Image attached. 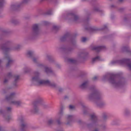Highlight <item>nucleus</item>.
I'll return each mask as SVG.
<instances>
[{
  "instance_id": "obj_1",
  "label": "nucleus",
  "mask_w": 131,
  "mask_h": 131,
  "mask_svg": "<svg viewBox=\"0 0 131 131\" xmlns=\"http://www.w3.org/2000/svg\"><path fill=\"white\" fill-rule=\"evenodd\" d=\"M12 42L11 41L8 40L5 43L0 44V50H1L5 54V57L8 60V62L6 65V67L8 68L10 65L14 62V60L12 59L7 54L9 51L12 50L18 51L20 49V46L17 45L14 47H12Z\"/></svg>"
},
{
  "instance_id": "obj_2",
  "label": "nucleus",
  "mask_w": 131,
  "mask_h": 131,
  "mask_svg": "<svg viewBox=\"0 0 131 131\" xmlns=\"http://www.w3.org/2000/svg\"><path fill=\"white\" fill-rule=\"evenodd\" d=\"M90 89L92 92L89 94L88 99L90 101H94L97 105L100 107L104 106L105 103L102 101V95L100 91L94 86H91Z\"/></svg>"
},
{
  "instance_id": "obj_3",
  "label": "nucleus",
  "mask_w": 131,
  "mask_h": 131,
  "mask_svg": "<svg viewBox=\"0 0 131 131\" xmlns=\"http://www.w3.org/2000/svg\"><path fill=\"white\" fill-rule=\"evenodd\" d=\"M116 77L115 75L108 73L103 76L102 80L105 81L107 80L110 83L112 84L115 88L122 86L126 83V81L124 78L121 77L117 81Z\"/></svg>"
},
{
  "instance_id": "obj_4",
  "label": "nucleus",
  "mask_w": 131,
  "mask_h": 131,
  "mask_svg": "<svg viewBox=\"0 0 131 131\" xmlns=\"http://www.w3.org/2000/svg\"><path fill=\"white\" fill-rule=\"evenodd\" d=\"M90 116L91 123L86 124L87 127L89 128L93 127L92 131H100V126L98 124L99 120L97 116L94 113L90 114Z\"/></svg>"
},
{
  "instance_id": "obj_5",
  "label": "nucleus",
  "mask_w": 131,
  "mask_h": 131,
  "mask_svg": "<svg viewBox=\"0 0 131 131\" xmlns=\"http://www.w3.org/2000/svg\"><path fill=\"white\" fill-rule=\"evenodd\" d=\"M77 35L76 34H71L67 32L60 38V40L61 42L67 41L69 43L71 44L73 46L77 47V44L75 39Z\"/></svg>"
},
{
  "instance_id": "obj_6",
  "label": "nucleus",
  "mask_w": 131,
  "mask_h": 131,
  "mask_svg": "<svg viewBox=\"0 0 131 131\" xmlns=\"http://www.w3.org/2000/svg\"><path fill=\"white\" fill-rule=\"evenodd\" d=\"M40 34V29L38 24H35L32 26L31 30L28 36L29 39H34L38 37Z\"/></svg>"
},
{
  "instance_id": "obj_7",
  "label": "nucleus",
  "mask_w": 131,
  "mask_h": 131,
  "mask_svg": "<svg viewBox=\"0 0 131 131\" xmlns=\"http://www.w3.org/2000/svg\"><path fill=\"white\" fill-rule=\"evenodd\" d=\"M39 73L38 72H35L34 76L32 78V83L36 85L40 86L44 85L46 80H41L39 76Z\"/></svg>"
},
{
  "instance_id": "obj_8",
  "label": "nucleus",
  "mask_w": 131,
  "mask_h": 131,
  "mask_svg": "<svg viewBox=\"0 0 131 131\" xmlns=\"http://www.w3.org/2000/svg\"><path fill=\"white\" fill-rule=\"evenodd\" d=\"M111 64L112 65L119 64L123 65L126 64L131 70V59H123L120 60L113 61L111 62Z\"/></svg>"
},
{
  "instance_id": "obj_9",
  "label": "nucleus",
  "mask_w": 131,
  "mask_h": 131,
  "mask_svg": "<svg viewBox=\"0 0 131 131\" xmlns=\"http://www.w3.org/2000/svg\"><path fill=\"white\" fill-rule=\"evenodd\" d=\"M67 45L65 46L64 47H61L59 48L60 50H61L63 51L65 54H70L72 53L73 52L74 48L77 47H77L73 46L72 45Z\"/></svg>"
},
{
  "instance_id": "obj_10",
  "label": "nucleus",
  "mask_w": 131,
  "mask_h": 131,
  "mask_svg": "<svg viewBox=\"0 0 131 131\" xmlns=\"http://www.w3.org/2000/svg\"><path fill=\"white\" fill-rule=\"evenodd\" d=\"M6 110H4L2 108H0V114H2L4 118L8 121L10 119V116L9 115V113L11 112L12 108L10 107L6 108Z\"/></svg>"
},
{
  "instance_id": "obj_11",
  "label": "nucleus",
  "mask_w": 131,
  "mask_h": 131,
  "mask_svg": "<svg viewBox=\"0 0 131 131\" xmlns=\"http://www.w3.org/2000/svg\"><path fill=\"white\" fill-rule=\"evenodd\" d=\"M22 0V2L20 3H16L12 5L10 7L11 9L12 10H19L22 4L24 3H27L30 0Z\"/></svg>"
},
{
  "instance_id": "obj_12",
  "label": "nucleus",
  "mask_w": 131,
  "mask_h": 131,
  "mask_svg": "<svg viewBox=\"0 0 131 131\" xmlns=\"http://www.w3.org/2000/svg\"><path fill=\"white\" fill-rule=\"evenodd\" d=\"M65 18L70 21L76 22L78 20L79 18L77 15L73 13L70 12L67 14Z\"/></svg>"
},
{
  "instance_id": "obj_13",
  "label": "nucleus",
  "mask_w": 131,
  "mask_h": 131,
  "mask_svg": "<svg viewBox=\"0 0 131 131\" xmlns=\"http://www.w3.org/2000/svg\"><path fill=\"white\" fill-rule=\"evenodd\" d=\"M107 29V27L106 25H104L103 27L100 28H98L95 27H91L89 26H86L85 28L86 30L90 32H95L97 31L103 30Z\"/></svg>"
},
{
  "instance_id": "obj_14",
  "label": "nucleus",
  "mask_w": 131,
  "mask_h": 131,
  "mask_svg": "<svg viewBox=\"0 0 131 131\" xmlns=\"http://www.w3.org/2000/svg\"><path fill=\"white\" fill-rule=\"evenodd\" d=\"M21 123L20 125V131H26V129L27 127V124L25 121L24 119L22 116H20L19 118Z\"/></svg>"
},
{
  "instance_id": "obj_15",
  "label": "nucleus",
  "mask_w": 131,
  "mask_h": 131,
  "mask_svg": "<svg viewBox=\"0 0 131 131\" xmlns=\"http://www.w3.org/2000/svg\"><path fill=\"white\" fill-rule=\"evenodd\" d=\"M37 66L39 67H43L44 68V71L46 74L48 75L49 74L53 73V71L51 68L50 67H48L47 66H45L42 64H37Z\"/></svg>"
},
{
  "instance_id": "obj_16",
  "label": "nucleus",
  "mask_w": 131,
  "mask_h": 131,
  "mask_svg": "<svg viewBox=\"0 0 131 131\" xmlns=\"http://www.w3.org/2000/svg\"><path fill=\"white\" fill-rule=\"evenodd\" d=\"M79 58L81 59L85 60L89 57L88 52L85 51L80 52L78 54Z\"/></svg>"
},
{
  "instance_id": "obj_17",
  "label": "nucleus",
  "mask_w": 131,
  "mask_h": 131,
  "mask_svg": "<svg viewBox=\"0 0 131 131\" xmlns=\"http://www.w3.org/2000/svg\"><path fill=\"white\" fill-rule=\"evenodd\" d=\"M11 34V32L10 31L2 29L0 32V42H2L3 40V36L9 35Z\"/></svg>"
},
{
  "instance_id": "obj_18",
  "label": "nucleus",
  "mask_w": 131,
  "mask_h": 131,
  "mask_svg": "<svg viewBox=\"0 0 131 131\" xmlns=\"http://www.w3.org/2000/svg\"><path fill=\"white\" fill-rule=\"evenodd\" d=\"M90 81L88 80L84 81L80 85V88L82 90H85L87 89L89 86Z\"/></svg>"
},
{
  "instance_id": "obj_19",
  "label": "nucleus",
  "mask_w": 131,
  "mask_h": 131,
  "mask_svg": "<svg viewBox=\"0 0 131 131\" xmlns=\"http://www.w3.org/2000/svg\"><path fill=\"white\" fill-rule=\"evenodd\" d=\"M65 118L66 119V122L65 124L67 125H70L73 121V116L68 115L66 116Z\"/></svg>"
},
{
  "instance_id": "obj_20",
  "label": "nucleus",
  "mask_w": 131,
  "mask_h": 131,
  "mask_svg": "<svg viewBox=\"0 0 131 131\" xmlns=\"http://www.w3.org/2000/svg\"><path fill=\"white\" fill-rule=\"evenodd\" d=\"M63 106H62L61 107V109L59 114V118L56 121L57 124L59 125H61L62 123L60 121V119L63 115Z\"/></svg>"
},
{
  "instance_id": "obj_21",
  "label": "nucleus",
  "mask_w": 131,
  "mask_h": 131,
  "mask_svg": "<svg viewBox=\"0 0 131 131\" xmlns=\"http://www.w3.org/2000/svg\"><path fill=\"white\" fill-rule=\"evenodd\" d=\"M43 102L42 98L40 96H38L36 97L34 101L33 102L32 104H34L37 105L39 104L41 105V103Z\"/></svg>"
},
{
  "instance_id": "obj_22",
  "label": "nucleus",
  "mask_w": 131,
  "mask_h": 131,
  "mask_svg": "<svg viewBox=\"0 0 131 131\" xmlns=\"http://www.w3.org/2000/svg\"><path fill=\"white\" fill-rule=\"evenodd\" d=\"M14 79L13 82V85L14 88L16 87L17 86V83L18 82L20 76L19 75H14L13 76Z\"/></svg>"
},
{
  "instance_id": "obj_23",
  "label": "nucleus",
  "mask_w": 131,
  "mask_h": 131,
  "mask_svg": "<svg viewBox=\"0 0 131 131\" xmlns=\"http://www.w3.org/2000/svg\"><path fill=\"white\" fill-rule=\"evenodd\" d=\"M33 108L30 110V112L32 113L36 114L38 113L39 111V109L38 107V105L34 104H32Z\"/></svg>"
},
{
  "instance_id": "obj_24",
  "label": "nucleus",
  "mask_w": 131,
  "mask_h": 131,
  "mask_svg": "<svg viewBox=\"0 0 131 131\" xmlns=\"http://www.w3.org/2000/svg\"><path fill=\"white\" fill-rule=\"evenodd\" d=\"M47 85L52 87L56 88L57 87V85L54 82H51L49 80H46L44 85Z\"/></svg>"
},
{
  "instance_id": "obj_25",
  "label": "nucleus",
  "mask_w": 131,
  "mask_h": 131,
  "mask_svg": "<svg viewBox=\"0 0 131 131\" xmlns=\"http://www.w3.org/2000/svg\"><path fill=\"white\" fill-rule=\"evenodd\" d=\"M105 47L104 46H94L92 48V49L95 50L97 52H99L101 50L104 49Z\"/></svg>"
},
{
  "instance_id": "obj_26",
  "label": "nucleus",
  "mask_w": 131,
  "mask_h": 131,
  "mask_svg": "<svg viewBox=\"0 0 131 131\" xmlns=\"http://www.w3.org/2000/svg\"><path fill=\"white\" fill-rule=\"evenodd\" d=\"M122 51L123 52H126L130 53L131 54V50L128 46H124L121 48Z\"/></svg>"
},
{
  "instance_id": "obj_27",
  "label": "nucleus",
  "mask_w": 131,
  "mask_h": 131,
  "mask_svg": "<svg viewBox=\"0 0 131 131\" xmlns=\"http://www.w3.org/2000/svg\"><path fill=\"white\" fill-rule=\"evenodd\" d=\"M27 56L31 59L34 58L35 55L34 52L32 51H29L27 52L26 54Z\"/></svg>"
},
{
  "instance_id": "obj_28",
  "label": "nucleus",
  "mask_w": 131,
  "mask_h": 131,
  "mask_svg": "<svg viewBox=\"0 0 131 131\" xmlns=\"http://www.w3.org/2000/svg\"><path fill=\"white\" fill-rule=\"evenodd\" d=\"M16 94V93L15 92H13L12 93L10 94L9 95L6 96L5 99L6 100L8 101L12 100L14 98Z\"/></svg>"
},
{
  "instance_id": "obj_29",
  "label": "nucleus",
  "mask_w": 131,
  "mask_h": 131,
  "mask_svg": "<svg viewBox=\"0 0 131 131\" xmlns=\"http://www.w3.org/2000/svg\"><path fill=\"white\" fill-rule=\"evenodd\" d=\"M93 6V11L99 12L101 15L103 13V10L100 9L98 7H97L96 5Z\"/></svg>"
},
{
  "instance_id": "obj_30",
  "label": "nucleus",
  "mask_w": 131,
  "mask_h": 131,
  "mask_svg": "<svg viewBox=\"0 0 131 131\" xmlns=\"http://www.w3.org/2000/svg\"><path fill=\"white\" fill-rule=\"evenodd\" d=\"M21 103V102L20 101H11L10 102L11 104H13L17 107L20 106Z\"/></svg>"
},
{
  "instance_id": "obj_31",
  "label": "nucleus",
  "mask_w": 131,
  "mask_h": 131,
  "mask_svg": "<svg viewBox=\"0 0 131 131\" xmlns=\"http://www.w3.org/2000/svg\"><path fill=\"white\" fill-rule=\"evenodd\" d=\"M90 15V13H88V15H87L86 18L85 19L83 20V22L85 25H88L89 24V21L90 20L89 16Z\"/></svg>"
},
{
  "instance_id": "obj_32",
  "label": "nucleus",
  "mask_w": 131,
  "mask_h": 131,
  "mask_svg": "<svg viewBox=\"0 0 131 131\" xmlns=\"http://www.w3.org/2000/svg\"><path fill=\"white\" fill-rule=\"evenodd\" d=\"M46 57L50 62L52 63L54 62V60L52 56L47 54V55Z\"/></svg>"
},
{
  "instance_id": "obj_33",
  "label": "nucleus",
  "mask_w": 131,
  "mask_h": 131,
  "mask_svg": "<svg viewBox=\"0 0 131 131\" xmlns=\"http://www.w3.org/2000/svg\"><path fill=\"white\" fill-rule=\"evenodd\" d=\"M97 2V0H91L89 1V3L93 6L98 5Z\"/></svg>"
},
{
  "instance_id": "obj_34",
  "label": "nucleus",
  "mask_w": 131,
  "mask_h": 131,
  "mask_svg": "<svg viewBox=\"0 0 131 131\" xmlns=\"http://www.w3.org/2000/svg\"><path fill=\"white\" fill-rule=\"evenodd\" d=\"M41 105L42 107L45 109H47L50 107L49 105L46 104L44 102L41 103Z\"/></svg>"
},
{
  "instance_id": "obj_35",
  "label": "nucleus",
  "mask_w": 131,
  "mask_h": 131,
  "mask_svg": "<svg viewBox=\"0 0 131 131\" xmlns=\"http://www.w3.org/2000/svg\"><path fill=\"white\" fill-rule=\"evenodd\" d=\"M11 22L12 23L15 25L18 24L20 23V22L19 21L16 19H12Z\"/></svg>"
},
{
  "instance_id": "obj_36",
  "label": "nucleus",
  "mask_w": 131,
  "mask_h": 131,
  "mask_svg": "<svg viewBox=\"0 0 131 131\" xmlns=\"http://www.w3.org/2000/svg\"><path fill=\"white\" fill-rule=\"evenodd\" d=\"M67 61L69 63L71 64H75L76 62L75 60L71 59H68Z\"/></svg>"
},
{
  "instance_id": "obj_37",
  "label": "nucleus",
  "mask_w": 131,
  "mask_h": 131,
  "mask_svg": "<svg viewBox=\"0 0 131 131\" xmlns=\"http://www.w3.org/2000/svg\"><path fill=\"white\" fill-rule=\"evenodd\" d=\"M100 60V57L99 56H97L95 58L92 59V62L93 63L95 61Z\"/></svg>"
},
{
  "instance_id": "obj_38",
  "label": "nucleus",
  "mask_w": 131,
  "mask_h": 131,
  "mask_svg": "<svg viewBox=\"0 0 131 131\" xmlns=\"http://www.w3.org/2000/svg\"><path fill=\"white\" fill-rule=\"evenodd\" d=\"M54 120L51 118L49 119L47 121V124L48 125H50L54 123Z\"/></svg>"
},
{
  "instance_id": "obj_39",
  "label": "nucleus",
  "mask_w": 131,
  "mask_h": 131,
  "mask_svg": "<svg viewBox=\"0 0 131 131\" xmlns=\"http://www.w3.org/2000/svg\"><path fill=\"white\" fill-rule=\"evenodd\" d=\"M69 108L70 110H75V106L72 105H70L69 106Z\"/></svg>"
},
{
  "instance_id": "obj_40",
  "label": "nucleus",
  "mask_w": 131,
  "mask_h": 131,
  "mask_svg": "<svg viewBox=\"0 0 131 131\" xmlns=\"http://www.w3.org/2000/svg\"><path fill=\"white\" fill-rule=\"evenodd\" d=\"M82 106L84 108V110H83V114L84 115H86L88 114L87 108H86L85 106L84 105H83Z\"/></svg>"
},
{
  "instance_id": "obj_41",
  "label": "nucleus",
  "mask_w": 131,
  "mask_h": 131,
  "mask_svg": "<svg viewBox=\"0 0 131 131\" xmlns=\"http://www.w3.org/2000/svg\"><path fill=\"white\" fill-rule=\"evenodd\" d=\"M130 114L129 111L128 109H126L125 111V114L126 116H129Z\"/></svg>"
},
{
  "instance_id": "obj_42",
  "label": "nucleus",
  "mask_w": 131,
  "mask_h": 131,
  "mask_svg": "<svg viewBox=\"0 0 131 131\" xmlns=\"http://www.w3.org/2000/svg\"><path fill=\"white\" fill-rule=\"evenodd\" d=\"M30 69L28 67H26L24 68V71L25 73L29 72L30 71Z\"/></svg>"
},
{
  "instance_id": "obj_43",
  "label": "nucleus",
  "mask_w": 131,
  "mask_h": 131,
  "mask_svg": "<svg viewBox=\"0 0 131 131\" xmlns=\"http://www.w3.org/2000/svg\"><path fill=\"white\" fill-rule=\"evenodd\" d=\"M38 59V57H36L35 55V56L34 57V58H31V59H32L33 61L35 63H37V60Z\"/></svg>"
},
{
  "instance_id": "obj_44",
  "label": "nucleus",
  "mask_w": 131,
  "mask_h": 131,
  "mask_svg": "<svg viewBox=\"0 0 131 131\" xmlns=\"http://www.w3.org/2000/svg\"><path fill=\"white\" fill-rule=\"evenodd\" d=\"M47 15H50L52 14V12L51 9H49L48 10L46 13Z\"/></svg>"
},
{
  "instance_id": "obj_45",
  "label": "nucleus",
  "mask_w": 131,
  "mask_h": 131,
  "mask_svg": "<svg viewBox=\"0 0 131 131\" xmlns=\"http://www.w3.org/2000/svg\"><path fill=\"white\" fill-rule=\"evenodd\" d=\"M4 2V0H0V8L3 7V6Z\"/></svg>"
},
{
  "instance_id": "obj_46",
  "label": "nucleus",
  "mask_w": 131,
  "mask_h": 131,
  "mask_svg": "<svg viewBox=\"0 0 131 131\" xmlns=\"http://www.w3.org/2000/svg\"><path fill=\"white\" fill-rule=\"evenodd\" d=\"M12 77V73L9 72L8 73L6 77L9 79L10 78H11Z\"/></svg>"
},
{
  "instance_id": "obj_47",
  "label": "nucleus",
  "mask_w": 131,
  "mask_h": 131,
  "mask_svg": "<svg viewBox=\"0 0 131 131\" xmlns=\"http://www.w3.org/2000/svg\"><path fill=\"white\" fill-rule=\"evenodd\" d=\"M128 17L127 16H125L124 17V21L126 22L128 20Z\"/></svg>"
},
{
  "instance_id": "obj_48",
  "label": "nucleus",
  "mask_w": 131,
  "mask_h": 131,
  "mask_svg": "<svg viewBox=\"0 0 131 131\" xmlns=\"http://www.w3.org/2000/svg\"><path fill=\"white\" fill-rule=\"evenodd\" d=\"M59 27L57 26L54 25L52 27V29L53 30L57 31L59 29Z\"/></svg>"
},
{
  "instance_id": "obj_49",
  "label": "nucleus",
  "mask_w": 131,
  "mask_h": 131,
  "mask_svg": "<svg viewBox=\"0 0 131 131\" xmlns=\"http://www.w3.org/2000/svg\"><path fill=\"white\" fill-rule=\"evenodd\" d=\"M125 9L123 8H120L118 9V11L120 12H122L125 10Z\"/></svg>"
},
{
  "instance_id": "obj_50",
  "label": "nucleus",
  "mask_w": 131,
  "mask_h": 131,
  "mask_svg": "<svg viewBox=\"0 0 131 131\" xmlns=\"http://www.w3.org/2000/svg\"><path fill=\"white\" fill-rule=\"evenodd\" d=\"M103 117L104 120H105L107 118V116L105 113H104L103 114Z\"/></svg>"
},
{
  "instance_id": "obj_51",
  "label": "nucleus",
  "mask_w": 131,
  "mask_h": 131,
  "mask_svg": "<svg viewBox=\"0 0 131 131\" xmlns=\"http://www.w3.org/2000/svg\"><path fill=\"white\" fill-rule=\"evenodd\" d=\"M9 80L6 78H5L3 82L4 84H5L7 83L8 81Z\"/></svg>"
},
{
  "instance_id": "obj_52",
  "label": "nucleus",
  "mask_w": 131,
  "mask_h": 131,
  "mask_svg": "<svg viewBox=\"0 0 131 131\" xmlns=\"http://www.w3.org/2000/svg\"><path fill=\"white\" fill-rule=\"evenodd\" d=\"M87 39L85 37H83L81 39V41L82 42H85L86 40Z\"/></svg>"
},
{
  "instance_id": "obj_53",
  "label": "nucleus",
  "mask_w": 131,
  "mask_h": 131,
  "mask_svg": "<svg viewBox=\"0 0 131 131\" xmlns=\"http://www.w3.org/2000/svg\"><path fill=\"white\" fill-rule=\"evenodd\" d=\"M43 24L45 25H48L49 24V23L47 22L46 21H44L43 22Z\"/></svg>"
},
{
  "instance_id": "obj_54",
  "label": "nucleus",
  "mask_w": 131,
  "mask_h": 131,
  "mask_svg": "<svg viewBox=\"0 0 131 131\" xmlns=\"http://www.w3.org/2000/svg\"><path fill=\"white\" fill-rule=\"evenodd\" d=\"M97 78L96 76H95L92 79V80L94 81H96L97 80Z\"/></svg>"
},
{
  "instance_id": "obj_55",
  "label": "nucleus",
  "mask_w": 131,
  "mask_h": 131,
  "mask_svg": "<svg viewBox=\"0 0 131 131\" xmlns=\"http://www.w3.org/2000/svg\"><path fill=\"white\" fill-rule=\"evenodd\" d=\"M63 90V89L61 88H59L58 90L59 92L61 93L62 92Z\"/></svg>"
},
{
  "instance_id": "obj_56",
  "label": "nucleus",
  "mask_w": 131,
  "mask_h": 131,
  "mask_svg": "<svg viewBox=\"0 0 131 131\" xmlns=\"http://www.w3.org/2000/svg\"><path fill=\"white\" fill-rule=\"evenodd\" d=\"M2 92L4 94H5L6 93V91L5 89H3L2 90Z\"/></svg>"
},
{
  "instance_id": "obj_57",
  "label": "nucleus",
  "mask_w": 131,
  "mask_h": 131,
  "mask_svg": "<svg viewBox=\"0 0 131 131\" xmlns=\"http://www.w3.org/2000/svg\"><path fill=\"white\" fill-rule=\"evenodd\" d=\"M57 131H64L63 129L62 128H61L60 129H58Z\"/></svg>"
},
{
  "instance_id": "obj_58",
  "label": "nucleus",
  "mask_w": 131,
  "mask_h": 131,
  "mask_svg": "<svg viewBox=\"0 0 131 131\" xmlns=\"http://www.w3.org/2000/svg\"><path fill=\"white\" fill-rule=\"evenodd\" d=\"M115 16L114 15H111V19H114V18H115Z\"/></svg>"
},
{
  "instance_id": "obj_59",
  "label": "nucleus",
  "mask_w": 131,
  "mask_h": 131,
  "mask_svg": "<svg viewBox=\"0 0 131 131\" xmlns=\"http://www.w3.org/2000/svg\"><path fill=\"white\" fill-rule=\"evenodd\" d=\"M69 97L67 96L66 95L64 96V99L66 100L67 99H68Z\"/></svg>"
},
{
  "instance_id": "obj_60",
  "label": "nucleus",
  "mask_w": 131,
  "mask_h": 131,
  "mask_svg": "<svg viewBox=\"0 0 131 131\" xmlns=\"http://www.w3.org/2000/svg\"><path fill=\"white\" fill-rule=\"evenodd\" d=\"M77 122L79 124H81L82 123V122L81 120L79 119L77 121Z\"/></svg>"
},
{
  "instance_id": "obj_61",
  "label": "nucleus",
  "mask_w": 131,
  "mask_h": 131,
  "mask_svg": "<svg viewBox=\"0 0 131 131\" xmlns=\"http://www.w3.org/2000/svg\"><path fill=\"white\" fill-rule=\"evenodd\" d=\"M82 2H89V0H82Z\"/></svg>"
},
{
  "instance_id": "obj_62",
  "label": "nucleus",
  "mask_w": 131,
  "mask_h": 131,
  "mask_svg": "<svg viewBox=\"0 0 131 131\" xmlns=\"http://www.w3.org/2000/svg\"><path fill=\"white\" fill-rule=\"evenodd\" d=\"M3 130V129L2 127L0 126V131H2Z\"/></svg>"
},
{
  "instance_id": "obj_63",
  "label": "nucleus",
  "mask_w": 131,
  "mask_h": 131,
  "mask_svg": "<svg viewBox=\"0 0 131 131\" xmlns=\"http://www.w3.org/2000/svg\"><path fill=\"white\" fill-rule=\"evenodd\" d=\"M111 7L112 8L114 7V6L113 5H111Z\"/></svg>"
},
{
  "instance_id": "obj_64",
  "label": "nucleus",
  "mask_w": 131,
  "mask_h": 131,
  "mask_svg": "<svg viewBox=\"0 0 131 131\" xmlns=\"http://www.w3.org/2000/svg\"><path fill=\"white\" fill-rule=\"evenodd\" d=\"M123 0H118V1L120 2H122Z\"/></svg>"
}]
</instances>
